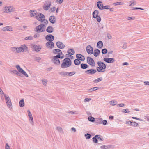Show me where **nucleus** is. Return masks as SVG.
I'll return each instance as SVG.
<instances>
[{
  "label": "nucleus",
  "instance_id": "31",
  "mask_svg": "<svg viewBox=\"0 0 149 149\" xmlns=\"http://www.w3.org/2000/svg\"><path fill=\"white\" fill-rule=\"evenodd\" d=\"M19 105L20 107H23L24 106V99H21L19 102Z\"/></svg>",
  "mask_w": 149,
  "mask_h": 149
},
{
  "label": "nucleus",
  "instance_id": "38",
  "mask_svg": "<svg viewBox=\"0 0 149 149\" xmlns=\"http://www.w3.org/2000/svg\"><path fill=\"white\" fill-rule=\"evenodd\" d=\"M99 89L98 87H95L90 89L88 90V91L90 92H92L94 91H96Z\"/></svg>",
  "mask_w": 149,
  "mask_h": 149
},
{
  "label": "nucleus",
  "instance_id": "21",
  "mask_svg": "<svg viewBox=\"0 0 149 149\" xmlns=\"http://www.w3.org/2000/svg\"><path fill=\"white\" fill-rule=\"evenodd\" d=\"M46 31L49 33H52L54 31V29L51 26H49L46 29Z\"/></svg>",
  "mask_w": 149,
  "mask_h": 149
},
{
  "label": "nucleus",
  "instance_id": "50",
  "mask_svg": "<svg viewBox=\"0 0 149 149\" xmlns=\"http://www.w3.org/2000/svg\"><path fill=\"white\" fill-rule=\"evenodd\" d=\"M132 10L140 9L142 10H144V9L140 7H133L132 8Z\"/></svg>",
  "mask_w": 149,
  "mask_h": 149
},
{
  "label": "nucleus",
  "instance_id": "2",
  "mask_svg": "<svg viewBox=\"0 0 149 149\" xmlns=\"http://www.w3.org/2000/svg\"><path fill=\"white\" fill-rule=\"evenodd\" d=\"M97 64L99 66L96 68L97 71L100 72H104L105 71V69L106 68V66L105 64L101 61H98Z\"/></svg>",
  "mask_w": 149,
  "mask_h": 149
},
{
  "label": "nucleus",
  "instance_id": "41",
  "mask_svg": "<svg viewBox=\"0 0 149 149\" xmlns=\"http://www.w3.org/2000/svg\"><path fill=\"white\" fill-rule=\"evenodd\" d=\"M10 71L13 73L14 74H15L17 75V74H19V72L16 70H10Z\"/></svg>",
  "mask_w": 149,
  "mask_h": 149
},
{
  "label": "nucleus",
  "instance_id": "11",
  "mask_svg": "<svg viewBox=\"0 0 149 149\" xmlns=\"http://www.w3.org/2000/svg\"><path fill=\"white\" fill-rule=\"evenodd\" d=\"M97 72L96 69H91L87 70L85 71V72L87 74L92 75L94 74Z\"/></svg>",
  "mask_w": 149,
  "mask_h": 149
},
{
  "label": "nucleus",
  "instance_id": "48",
  "mask_svg": "<svg viewBox=\"0 0 149 149\" xmlns=\"http://www.w3.org/2000/svg\"><path fill=\"white\" fill-rule=\"evenodd\" d=\"M107 52V50L106 48L103 49H102V53L103 54H106Z\"/></svg>",
  "mask_w": 149,
  "mask_h": 149
},
{
  "label": "nucleus",
  "instance_id": "26",
  "mask_svg": "<svg viewBox=\"0 0 149 149\" xmlns=\"http://www.w3.org/2000/svg\"><path fill=\"white\" fill-rule=\"evenodd\" d=\"M99 12L97 10H95L93 13V17L94 18H96L98 15Z\"/></svg>",
  "mask_w": 149,
  "mask_h": 149
},
{
  "label": "nucleus",
  "instance_id": "52",
  "mask_svg": "<svg viewBox=\"0 0 149 149\" xmlns=\"http://www.w3.org/2000/svg\"><path fill=\"white\" fill-rule=\"evenodd\" d=\"M57 130L59 131L60 132H63V129L62 128L60 127H57Z\"/></svg>",
  "mask_w": 149,
  "mask_h": 149
},
{
  "label": "nucleus",
  "instance_id": "64",
  "mask_svg": "<svg viewBox=\"0 0 149 149\" xmlns=\"http://www.w3.org/2000/svg\"><path fill=\"white\" fill-rule=\"evenodd\" d=\"M125 106V104H124L123 103H121L119 104H118L117 105V106H119V107H123Z\"/></svg>",
  "mask_w": 149,
  "mask_h": 149
},
{
  "label": "nucleus",
  "instance_id": "43",
  "mask_svg": "<svg viewBox=\"0 0 149 149\" xmlns=\"http://www.w3.org/2000/svg\"><path fill=\"white\" fill-rule=\"evenodd\" d=\"M85 136L87 139H89L91 137V135L90 134L86 133L85 135Z\"/></svg>",
  "mask_w": 149,
  "mask_h": 149
},
{
  "label": "nucleus",
  "instance_id": "19",
  "mask_svg": "<svg viewBox=\"0 0 149 149\" xmlns=\"http://www.w3.org/2000/svg\"><path fill=\"white\" fill-rule=\"evenodd\" d=\"M28 115L29 118V120L31 121V123L32 124H33V119L32 117L31 113L30 111L29 110L27 111Z\"/></svg>",
  "mask_w": 149,
  "mask_h": 149
},
{
  "label": "nucleus",
  "instance_id": "39",
  "mask_svg": "<svg viewBox=\"0 0 149 149\" xmlns=\"http://www.w3.org/2000/svg\"><path fill=\"white\" fill-rule=\"evenodd\" d=\"M88 120L91 122H94L95 120V118L91 116L89 117L88 118Z\"/></svg>",
  "mask_w": 149,
  "mask_h": 149
},
{
  "label": "nucleus",
  "instance_id": "17",
  "mask_svg": "<svg viewBox=\"0 0 149 149\" xmlns=\"http://www.w3.org/2000/svg\"><path fill=\"white\" fill-rule=\"evenodd\" d=\"M76 57L80 61H84L85 60V58L82 55L77 54L76 55Z\"/></svg>",
  "mask_w": 149,
  "mask_h": 149
},
{
  "label": "nucleus",
  "instance_id": "24",
  "mask_svg": "<svg viewBox=\"0 0 149 149\" xmlns=\"http://www.w3.org/2000/svg\"><path fill=\"white\" fill-rule=\"evenodd\" d=\"M2 30L4 31H12L13 30H12V28H11L10 26H7L5 27H4L3 28Z\"/></svg>",
  "mask_w": 149,
  "mask_h": 149
},
{
  "label": "nucleus",
  "instance_id": "34",
  "mask_svg": "<svg viewBox=\"0 0 149 149\" xmlns=\"http://www.w3.org/2000/svg\"><path fill=\"white\" fill-rule=\"evenodd\" d=\"M68 72L63 71L59 72V74L62 76H68Z\"/></svg>",
  "mask_w": 149,
  "mask_h": 149
},
{
  "label": "nucleus",
  "instance_id": "45",
  "mask_svg": "<svg viewBox=\"0 0 149 149\" xmlns=\"http://www.w3.org/2000/svg\"><path fill=\"white\" fill-rule=\"evenodd\" d=\"M110 5H106L105 6H103V7L102 8H103V10L104 9H109V8L110 7Z\"/></svg>",
  "mask_w": 149,
  "mask_h": 149
},
{
  "label": "nucleus",
  "instance_id": "22",
  "mask_svg": "<svg viewBox=\"0 0 149 149\" xmlns=\"http://www.w3.org/2000/svg\"><path fill=\"white\" fill-rule=\"evenodd\" d=\"M32 46L34 50L37 52L41 50V48L39 47L38 45H32Z\"/></svg>",
  "mask_w": 149,
  "mask_h": 149
},
{
  "label": "nucleus",
  "instance_id": "6",
  "mask_svg": "<svg viewBox=\"0 0 149 149\" xmlns=\"http://www.w3.org/2000/svg\"><path fill=\"white\" fill-rule=\"evenodd\" d=\"M27 47L25 45H22L20 47H17V53L23 52L27 50Z\"/></svg>",
  "mask_w": 149,
  "mask_h": 149
},
{
  "label": "nucleus",
  "instance_id": "60",
  "mask_svg": "<svg viewBox=\"0 0 149 149\" xmlns=\"http://www.w3.org/2000/svg\"><path fill=\"white\" fill-rule=\"evenodd\" d=\"M97 139L101 141H102L103 140V139L102 136H98L97 137Z\"/></svg>",
  "mask_w": 149,
  "mask_h": 149
},
{
  "label": "nucleus",
  "instance_id": "37",
  "mask_svg": "<svg viewBox=\"0 0 149 149\" xmlns=\"http://www.w3.org/2000/svg\"><path fill=\"white\" fill-rule=\"evenodd\" d=\"M102 79H103L102 77H100V78H98L97 79H95L94 80L93 82L94 83H97L101 81L102 80Z\"/></svg>",
  "mask_w": 149,
  "mask_h": 149
},
{
  "label": "nucleus",
  "instance_id": "53",
  "mask_svg": "<svg viewBox=\"0 0 149 149\" xmlns=\"http://www.w3.org/2000/svg\"><path fill=\"white\" fill-rule=\"evenodd\" d=\"M132 122H131L130 121H126L125 123L126 124H127L130 126L132 125Z\"/></svg>",
  "mask_w": 149,
  "mask_h": 149
},
{
  "label": "nucleus",
  "instance_id": "29",
  "mask_svg": "<svg viewBox=\"0 0 149 149\" xmlns=\"http://www.w3.org/2000/svg\"><path fill=\"white\" fill-rule=\"evenodd\" d=\"M67 52L70 55H73L75 53V51L73 49H70L67 51Z\"/></svg>",
  "mask_w": 149,
  "mask_h": 149
},
{
  "label": "nucleus",
  "instance_id": "47",
  "mask_svg": "<svg viewBox=\"0 0 149 149\" xmlns=\"http://www.w3.org/2000/svg\"><path fill=\"white\" fill-rule=\"evenodd\" d=\"M123 4V3H122V2H117L113 3V5H114L115 6H117V5H122Z\"/></svg>",
  "mask_w": 149,
  "mask_h": 149
},
{
  "label": "nucleus",
  "instance_id": "40",
  "mask_svg": "<svg viewBox=\"0 0 149 149\" xmlns=\"http://www.w3.org/2000/svg\"><path fill=\"white\" fill-rule=\"evenodd\" d=\"M68 76H72L76 72L74 71H73L71 72H68Z\"/></svg>",
  "mask_w": 149,
  "mask_h": 149
},
{
  "label": "nucleus",
  "instance_id": "23",
  "mask_svg": "<svg viewBox=\"0 0 149 149\" xmlns=\"http://www.w3.org/2000/svg\"><path fill=\"white\" fill-rule=\"evenodd\" d=\"M49 21L52 24L55 23L56 22V19L54 16H51L49 18Z\"/></svg>",
  "mask_w": 149,
  "mask_h": 149
},
{
  "label": "nucleus",
  "instance_id": "55",
  "mask_svg": "<svg viewBox=\"0 0 149 149\" xmlns=\"http://www.w3.org/2000/svg\"><path fill=\"white\" fill-rule=\"evenodd\" d=\"M5 149H11L10 146L7 143L6 144Z\"/></svg>",
  "mask_w": 149,
  "mask_h": 149
},
{
  "label": "nucleus",
  "instance_id": "27",
  "mask_svg": "<svg viewBox=\"0 0 149 149\" xmlns=\"http://www.w3.org/2000/svg\"><path fill=\"white\" fill-rule=\"evenodd\" d=\"M97 46L98 48L101 49L103 46V43L101 41H99L97 44Z\"/></svg>",
  "mask_w": 149,
  "mask_h": 149
},
{
  "label": "nucleus",
  "instance_id": "57",
  "mask_svg": "<svg viewBox=\"0 0 149 149\" xmlns=\"http://www.w3.org/2000/svg\"><path fill=\"white\" fill-rule=\"evenodd\" d=\"M135 18L134 17H128V19L129 20H134Z\"/></svg>",
  "mask_w": 149,
  "mask_h": 149
},
{
  "label": "nucleus",
  "instance_id": "51",
  "mask_svg": "<svg viewBox=\"0 0 149 149\" xmlns=\"http://www.w3.org/2000/svg\"><path fill=\"white\" fill-rule=\"evenodd\" d=\"M129 109H123V112L125 113H129L130 112V111H128Z\"/></svg>",
  "mask_w": 149,
  "mask_h": 149
},
{
  "label": "nucleus",
  "instance_id": "61",
  "mask_svg": "<svg viewBox=\"0 0 149 149\" xmlns=\"http://www.w3.org/2000/svg\"><path fill=\"white\" fill-rule=\"evenodd\" d=\"M41 58L40 57H36L34 58L35 61H38L41 60Z\"/></svg>",
  "mask_w": 149,
  "mask_h": 149
},
{
  "label": "nucleus",
  "instance_id": "18",
  "mask_svg": "<svg viewBox=\"0 0 149 149\" xmlns=\"http://www.w3.org/2000/svg\"><path fill=\"white\" fill-rule=\"evenodd\" d=\"M46 45L47 47L49 48L50 49H52L54 46V43L51 41H49L47 42Z\"/></svg>",
  "mask_w": 149,
  "mask_h": 149
},
{
  "label": "nucleus",
  "instance_id": "35",
  "mask_svg": "<svg viewBox=\"0 0 149 149\" xmlns=\"http://www.w3.org/2000/svg\"><path fill=\"white\" fill-rule=\"evenodd\" d=\"M51 4H48L46 6H43L44 9L45 10H47L50 8Z\"/></svg>",
  "mask_w": 149,
  "mask_h": 149
},
{
  "label": "nucleus",
  "instance_id": "42",
  "mask_svg": "<svg viewBox=\"0 0 149 149\" xmlns=\"http://www.w3.org/2000/svg\"><path fill=\"white\" fill-rule=\"evenodd\" d=\"M11 50L15 53H17V47H13L11 48Z\"/></svg>",
  "mask_w": 149,
  "mask_h": 149
},
{
  "label": "nucleus",
  "instance_id": "54",
  "mask_svg": "<svg viewBox=\"0 0 149 149\" xmlns=\"http://www.w3.org/2000/svg\"><path fill=\"white\" fill-rule=\"evenodd\" d=\"M107 146L103 145L100 146V148L102 149H107Z\"/></svg>",
  "mask_w": 149,
  "mask_h": 149
},
{
  "label": "nucleus",
  "instance_id": "5",
  "mask_svg": "<svg viewBox=\"0 0 149 149\" xmlns=\"http://www.w3.org/2000/svg\"><path fill=\"white\" fill-rule=\"evenodd\" d=\"M4 95L7 106L9 108H11L12 107V103L10 99L8 96L6 94H4Z\"/></svg>",
  "mask_w": 149,
  "mask_h": 149
},
{
  "label": "nucleus",
  "instance_id": "8",
  "mask_svg": "<svg viewBox=\"0 0 149 149\" xmlns=\"http://www.w3.org/2000/svg\"><path fill=\"white\" fill-rule=\"evenodd\" d=\"M30 16L36 18L38 17V14H39V13L36 10H30Z\"/></svg>",
  "mask_w": 149,
  "mask_h": 149
},
{
  "label": "nucleus",
  "instance_id": "32",
  "mask_svg": "<svg viewBox=\"0 0 149 149\" xmlns=\"http://www.w3.org/2000/svg\"><path fill=\"white\" fill-rule=\"evenodd\" d=\"M88 67V65L86 64L82 63L81 65V68L82 69H86Z\"/></svg>",
  "mask_w": 149,
  "mask_h": 149
},
{
  "label": "nucleus",
  "instance_id": "1",
  "mask_svg": "<svg viewBox=\"0 0 149 149\" xmlns=\"http://www.w3.org/2000/svg\"><path fill=\"white\" fill-rule=\"evenodd\" d=\"M70 55L69 58H66L63 60V62L61 64V67L62 68H65L70 66L72 64V61L71 59H73L74 57Z\"/></svg>",
  "mask_w": 149,
  "mask_h": 149
},
{
  "label": "nucleus",
  "instance_id": "3",
  "mask_svg": "<svg viewBox=\"0 0 149 149\" xmlns=\"http://www.w3.org/2000/svg\"><path fill=\"white\" fill-rule=\"evenodd\" d=\"M46 26L45 25L41 24L37 26L34 29V31L36 32L40 33L45 31Z\"/></svg>",
  "mask_w": 149,
  "mask_h": 149
},
{
  "label": "nucleus",
  "instance_id": "56",
  "mask_svg": "<svg viewBox=\"0 0 149 149\" xmlns=\"http://www.w3.org/2000/svg\"><path fill=\"white\" fill-rule=\"evenodd\" d=\"M62 53H59L57 55L54 56L55 57V58H57L58 59V58H60L61 55L62 54Z\"/></svg>",
  "mask_w": 149,
  "mask_h": 149
},
{
  "label": "nucleus",
  "instance_id": "25",
  "mask_svg": "<svg viewBox=\"0 0 149 149\" xmlns=\"http://www.w3.org/2000/svg\"><path fill=\"white\" fill-rule=\"evenodd\" d=\"M100 51L99 50L96 49L94 51L93 54L95 57H97L100 54Z\"/></svg>",
  "mask_w": 149,
  "mask_h": 149
},
{
  "label": "nucleus",
  "instance_id": "44",
  "mask_svg": "<svg viewBox=\"0 0 149 149\" xmlns=\"http://www.w3.org/2000/svg\"><path fill=\"white\" fill-rule=\"evenodd\" d=\"M130 2L131 3V4L129 5V6H132L133 5H135L136 3L135 1H131Z\"/></svg>",
  "mask_w": 149,
  "mask_h": 149
},
{
  "label": "nucleus",
  "instance_id": "46",
  "mask_svg": "<svg viewBox=\"0 0 149 149\" xmlns=\"http://www.w3.org/2000/svg\"><path fill=\"white\" fill-rule=\"evenodd\" d=\"M107 149H113L114 148V146L111 145L107 146Z\"/></svg>",
  "mask_w": 149,
  "mask_h": 149
},
{
  "label": "nucleus",
  "instance_id": "28",
  "mask_svg": "<svg viewBox=\"0 0 149 149\" xmlns=\"http://www.w3.org/2000/svg\"><path fill=\"white\" fill-rule=\"evenodd\" d=\"M101 136L98 135H96L94 137H93L92 138L93 142L95 143H97L98 142L97 137L98 136Z\"/></svg>",
  "mask_w": 149,
  "mask_h": 149
},
{
  "label": "nucleus",
  "instance_id": "10",
  "mask_svg": "<svg viewBox=\"0 0 149 149\" xmlns=\"http://www.w3.org/2000/svg\"><path fill=\"white\" fill-rule=\"evenodd\" d=\"M38 21L43 22L45 20V16L42 14L40 13L38 14V17L36 18Z\"/></svg>",
  "mask_w": 149,
  "mask_h": 149
},
{
  "label": "nucleus",
  "instance_id": "20",
  "mask_svg": "<svg viewBox=\"0 0 149 149\" xmlns=\"http://www.w3.org/2000/svg\"><path fill=\"white\" fill-rule=\"evenodd\" d=\"M97 5L99 9L102 10H103V8H102L103 6L102 2L101 1L97 2Z\"/></svg>",
  "mask_w": 149,
  "mask_h": 149
},
{
  "label": "nucleus",
  "instance_id": "58",
  "mask_svg": "<svg viewBox=\"0 0 149 149\" xmlns=\"http://www.w3.org/2000/svg\"><path fill=\"white\" fill-rule=\"evenodd\" d=\"M138 125V124L137 123H136L135 122H132V125H133L134 126H137Z\"/></svg>",
  "mask_w": 149,
  "mask_h": 149
},
{
  "label": "nucleus",
  "instance_id": "36",
  "mask_svg": "<svg viewBox=\"0 0 149 149\" xmlns=\"http://www.w3.org/2000/svg\"><path fill=\"white\" fill-rule=\"evenodd\" d=\"M110 105L112 106H114L116 105L117 103V102L115 100H112L109 102Z\"/></svg>",
  "mask_w": 149,
  "mask_h": 149
},
{
  "label": "nucleus",
  "instance_id": "15",
  "mask_svg": "<svg viewBox=\"0 0 149 149\" xmlns=\"http://www.w3.org/2000/svg\"><path fill=\"white\" fill-rule=\"evenodd\" d=\"M53 63L57 65H59L60 64V61L58 59L55 58V56L53 57V58L52 60Z\"/></svg>",
  "mask_w": 149,
  "mask_h": 149
},
{
  "label": "nucleus",
  "instance_id": "14",
  "mask_svg": "<svg viewBox=\"0 0 149 149\" xmlns=\"http://www.w3.org/2000/svg\"><path fill=\"white\" fill-rule=\"evenodd\" d=\"M45 39L47 41L52 42L54 40V37L51 34H49L46 36Z\"/></svg>",
  "mask_w": 149,
  "mask_h": 149
},
{
  "label": "nucleus",
  "instance_id": "33",
  "mask_svg": "<svg viewBox=\"0 0 149 149\" xmlns=\"http://www.w3.org/2000/svg\"><path fill=\"white\" fill-rule=\"evenodd\" d=\"M74 63L76 65H78L80 64L81 62L79 60L76 59L74 60Z\"/></svg>",
  "mask_w": 149,
  "mask_h": 149
},
{
  "label": "nucleus",
  "instance_id": "4",
  "mask_svg": "<svg viewBox=\"0 0 149 149\" xmlns=\"http://www.w3.org/2000/svg\"><path fill=\"white\" fill-rule=\"evenodd\" d=\"M4 12L9 13L14 12L15 8L12 6H6L4 8Z\"/></svg>",
  "mask_w": 149,
  "mask_h": 149
},
{
  "label": "nucleus",
  "instance_id": "16",
  "mask_svg": "<svg viewBox=\"0 0 149 149\" xmlns=\"http://www.w3.org/2000/svg\"><path fill=\"white\" fill-rule=\"evenodd\" d=\"M56 45L59 48L61 49H63L65 47L64 45L60 41H58L56 42Z\"/></svg>",
  "mask_w": 149,
  "mask_h": 149
},
{
  "label": "nucleus",
  "instance_id": "59",
  "mask_svg": "<svg viewBox=\"0 0 149 149\" xmlns=\"http://www.w3.org/2000/svg\"><path fill=\"white\" fill-rule=\"evenodd\" d=\"M96 19H97V22H99L101 21V18L98 15L96 17Z\"/></svg>",
  "mask_w": 149,
  "mask_h": 149
},
{
  "label": "nucleus",
  "instance_id": "63",
  "mask_svg": "<svg viewBox=\"0 0 149 149\" xmlns=\"http://www.w3.org/2000/svg\"><path fill=\"white\" fill-rule=\"evenodd\" d=\"M56 10V7H54L52 8H50V10L51 11V12H54Z\"/></svg>",
  "mask_w": 149,
  "mask_h": 149
},
{
  "label": "nucleus",
  "instance_id": "12",
  "mask_svg": "<svg viewBox=\"0 0 149 149\" xmlns=\"http://www.w3.org/2000/svg\"><path fill=\"white\" fill-rule=\"evenodd\" d=\"M86 50L87 53L89 54H91L93 52V47L90 45H88L86 47Z\"/></svg>",
  "mask_w": 149,
  "mask_h": 149
},
{
  "label": "nucleus",
  "instance_id": "7",
  "mask_svg": "<svg viewBox=\"0 0 149 149\" xmlns=\"http://www.w3.org/2000/svg\"><path fill=\"white\" fill-rule=\"evenodd\" d=\"M16 68L18 70V71L22 73L26 77H28V74L26 72L20 67L19 65H16Z\"/></svg>",
  "mask_w": 149,
  "mask_h": 149
},
{
  "label": "nucleus",
  "instance_id": "49",
  "mask_svg": "<svg viewBox=\"0 0 149 149\" xmlns=\"http://www.w3.org/2000/svg\"><path fill=\"white\" fill-rule=\"evenodd\" d=\"M25 39L26 40H33V38L31 36H29L26 37L25 38Z\"/></svg>",
  "mask_w": 149,
  "mask_h": 149
},
{
  "label": "nucleus",
  "instance_id": "9",
  "mask_svg": "<svg viewBox=\"0 0 149 149\" xmlns=\"http://www.w3.org/2000/svg\"><path fill=\"white\" fill-rule=\"evenodd\" d=\"M87 62L90 65L93 66H95V63L93 59L91 58L88 57L87 58Z\"/></svg>",
  "mask_w": 149,
  "mask_h": 149
},
{
  "label": "nucleus",
  "instance_id": "13",
  "mask_svg": "<svg viewBox=\"0 0 149 149\" xmlns=\"http://www.w3.org/2000/svg\"><path fill=\"white\" fill-rule=\"evenodd\" d=\"M103 60L106 62L109 63H113L115 61L114 59L113 58H104Z\"/></svg>",
  "mask_w": 149,
  "mask_h": 149
},
{
  "label": "nucleus",
  "instance_id": "30",
  "mask_svg": "<svg viewBox=\"0 0 149 149\" xmlns=\"http://www.w3.org/2000/svg\"><path fill=\"white\" fill-rule=\"evenodd\" d=\"M53 52L55 54H58L59 53H62L61 50L58 49H54L53 50Z\"/></svg>",
  "mask_w": 149,
  "mask_h": 149
},
{
  "label": "nucleus",
  "instance_id": "62",
  "mask_svg": "<svg viewBox=\"0 0 149 149\" xmlns=\"http://www.w3.org/2000/svg\"><path fill=\"white\" fill-rule=\"evenodd\" d=\"M102 123L104 125H106L107 124V121L106 120H103Z\"/></svg>",
  "mask_w": 149,
  "mask_h": 149
}]
</instances>
